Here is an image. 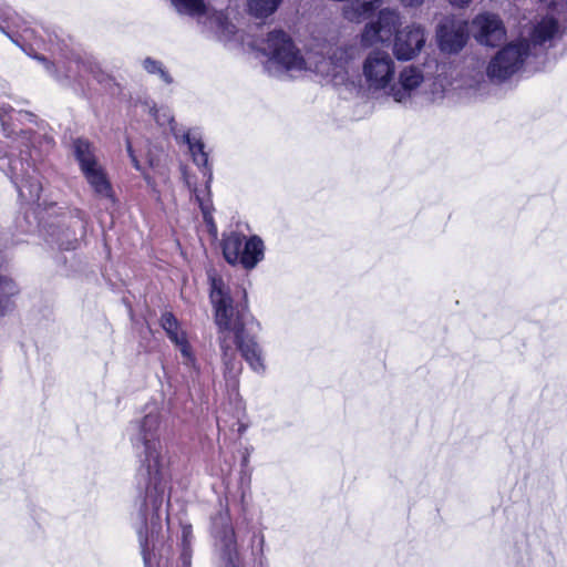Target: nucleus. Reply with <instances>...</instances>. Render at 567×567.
Masks as SVG:
<instances>
[{"mask_svg":"<svg viewBox=\"0 0 567 567\" xmlns=\"http://www.w3.org/2000/svg\"><path fill=\"white\" fill-rule=\"evenodd\" d=\"M192 536V528L190 526H183V553H182V559L184 565L189 564V554L187 551V548L189 546V538Z\"/></svg>","mask_w":567,"mask_h":567,"instance_id":"72a5a7b5","label":"nucleus"},{"mask_svg":"<svg viewBox=\"0 0 567 567\" xmlns=\"http://www.w3.org/2000/svg\"><path fill=\"white\" fill-rule=\"evenodd\" d=\"M13 183L18 189L19 196L25 200L34 202L40 198L42 186L38 175H31L27 173L24 176L19 178L16 174Z\"/></svg>","mask_w":567,"mask_h":567,"instance_id":"aec40b11","label":"nucleus"},{"mask_svg":"<svg viewBox=\"0 0 567 567\" xmlns=\"http://www.w3.org/2000/svg\"><path fill=\"white\" fill-rule=\"evenodd\" d=\"M212 533L220 544L224 558L229 565L235 566L237 559L236 535L226 515L219 514L213 519Z\"/></svg>","mask_w":567,"mask_h":567,"instance_id":"4468645a","label":"nucleus"},{"mask_svg":"<svg viewBox=\"0 0 567 567\" xmlns=\"http://www.w3.org/2000/svg\"><path fill=\"white\" fill-rule=\"evenodd\" d=\"M436 41L444 53H458L468 41L467 22L453 18L443 19L436 28Z\"/></svg>","mask_w":567,"mask_h":567,"instance_id":"6e6552de","label":"nucleus"},{"mask_svg":"<svg viewBox=\"0 0 567 567\" xmlns=\"http://www.w3.org/2000/svg\"><path fill=\"white\" fill-rule=\"evenodd\" d=\"M172 132L174 133L175 138H178V135H177V133H175V130Z\"/></svg>","mask_w":567,"mask_h":567,"instance_id":"a19ab883","label":"nucleus"},{"mask_svg":"<svg viewBox=\"0 0 567 567\" xmlns=\"http://www.w3.org/2000/svg\"><path fill=\"white\" fill-rule=\"evenodd\" d=\"M260 51L268 56L265 68L272 75L311 70L292 39L282 30L269 32Z\"/></svg>","mask_w":567,"mask_h":567,"instance_id":"7ed1b4c3","label":"nucleus"},{"mask_svg":"<svg viewBox=\"0 0 567 567\" xmlns=\"http://www.w3.org/2000/svg\"><path fill=\"white\" fill-rule=\"evenodd\" d=\"M449 2L453 7L464 8V7H467L472 2V0H449Z\"/></svg>","mask_w":567,"mask_h":567,"instance_id":"c9c22d12","label":"nucleus"},{"mask_svg":"<svg viewBox=\"0 0 567 567\" xmlns=\"http://www.w3.org/2000/svg\"><path fill=\"white\" fill-rule=\"evenodd\" d=\"M52 241H54L60 249L73 250L78 245L76 233L70 227H56L51 231Z\"/></svg>","mask_w":567,"mask_h":567,"instance_id":"393cba45","label":"nucleus"},{"mask_svg":"<svg viewBox=\"0 0 567 567\" xmlns=\"http://www.w3.org/2000/svg\"><path fill=\"white\" fill-rule=\"evenodd\" d=\"M72 150L81 173L100 165L96 148L87 138H75L72 143Z\"/></svg>","mask_w":567,"mask_h":567,"instance_id":"f3484780","label":"nucleus"},{"mask_svg":"<svg viewBox=\"0 0 567 567\" xmlns=\"http://www.w3.org/2000/svg\"><path fill=\"white\" fill-rule=\"evenodd\" d=\"M223 364H224V368H225V371H224L225 378L227 380L236 381L237 377L241 372V363L238 360L237 355H235L234 358L228 359Z\"/></svg>","mask_w":567,"mask_h":567,"instance_id":"7c9ffc66","label":"nucleus"},{"mask_svg":"<svg viewBox=\"0 0 567 567\" xmlns=\"http://www.w3.org/2000/svg\"><path fill=\"white\" fill-rule=\"evenodd\" d=\"M238 265H241L246 270L254 269L265 257V245L259 236H251L246 238Z\"/></svg>","mask_w":567,"mask_h":567,"instance_id":"a211bd4d","label":"nucleus"},{"mask_svg":"<svg viewBox=\"0 0 567 567\" xmlns=\"http://www.w3.org/2000/svg\"><path fill=\"white\" fill-rule=\"evenodd\" d=\"M172 132L174 133L175 138H178V135H177V133H175V130Z\"/></svg>","mask_w":567,"mask_h":567,"instance_id":"ea45409f","label":"nucleus"},{"mask_svg":"<svg viewBox=\"0 0 567 567\" xmlns=\"http://www.w3.org/2000/svg\"><path fill=\"white\" fill-rule=\"evenodd\" d=\"M204 193H205V190H198V189L194 190L195 199L198 203V206L204 215V219L207 221L208 216L210 215V210H212V203H210L209 198H205Z\"/></svg>","mask_w":567,"mask_h":567,"instance_id":"473e14b6","label":"nucleus"},{"mask_svg":"<svg viewBox=\"0 0 567 567\" xmlns=\"http://www.w3.org/2000/svg\"><path fill=\"white\" fill-rule=\"evenodd\" d=\"M0 30L6 33L13 43L20 47L29 55H34V49L45 47L48 40L51 47L55 45L56 35L42 27L32 28L19 17L11 8H0Z\"/></svg>","mask_w":567,"mask_h":567,"instance_id":"20e7f679","label":"nucleus"},{"mask_svg":"<svg viewBox=\"0 0 567 567\" xmlns=\"http://www.w3.org/2000/svg\"><path fill=\"white\" fill-rule=\"evenodd\" d=\"M400 25V16L396 11L383 9L379 12L378 21L365 25L361 42L369 47L377 42H384L391 38Z\"/></svg>","mask_w":567,"mask_h":567,"instance_id":"9b49d317","label":"nucleus"},{"mask_svg":"<svg viewBox=\"0 0 567 567\" xmlns=\"http://www.w3.org/2000/svg\"><path fill=\"white\" fill-rule=\"evenodd\" d=\"M357 54L358 50L354 47L337 48L329 56L316 61L313 71L336 86L355 89L359 79Z\"/></svg>","mask_w":567,"mask_h":567,"instance_id":"39448f33","label":"nucleus"},{"mask_svg":"<svg viewBox=\"0 0 567 567\" xmlns=\"http://www.w3.org/2000/svg\"><path fill=\"white\" fill-rule=\"evenodd\" d=\"M161 327L164 329L169 340L179 349L186 360L185 363H193L194 358L192 355L190 346L185 332L179 328V322L176 317L169 311L164 312L161 317Z\"/></svg>","mask_w":567,"mask_h":567,"instance_id":"2eb2a0df","label":"nucleus"},{"mask_svg":"<svg viewBox=\"0 0 567 567\" xmlns=\"http://www.w3.org/2000/svg\"><path fill=\"white\" fill-rule=\"evenodd\" d=\"M126 148H127V153H128L130 157H132V155H135L134 151H133V147H132V144H131V142L128 140L126 141Z\"/></svg>","mask_w":567,"mask_h":567,"instance_id":"4c0bfd02","label":"nucleus"},{"mask_svg":"<svg viewBox=\"0 0 567 567\" xmlns=\"http://www.w3.org/2000/svg\"><path fill=\"white\" fill-rule=\"evenodd\" d=\"M218 330H219V336H218L219 348H220V351H221V360H223V363H224L228 359L234 358L235 355H237V353H236V349L231 346L230 333H227V332L221 333L219 328H218Z\"/></svg>","mask_w":567,"mask_h":567,"instance_id":"c756f323","label":"nucleus"},{"mask_svg":"<svg viewBox=\"0 0 567 567\" xmlns=\"http://www.w3.org/2000/svg\"><path fill=\"white\" fill-rule=\"evenodd\" d=\"M161 422V412L152 409L134 423L135 433L131 437L135 449L143 447L138 477L145 483V495L138 505L135 528L145 567L150 565V544L162 528L161 509L169 482V460L159 440Z\"/></svg>","mask_w":567,"mask_h":567,"instance_id":"f257e3e1","label":"nucleus"},{"mask_svg":"<svg viewBox=\"0 0 567 567\" xmlns=\"http://www.w3.org/2000/svg\"><path fill=\"white\" fill-rule=\"evenodd\" d=\"M558 32V21L554 17L543 18L533 29L530 40L534 45H543Z\"/></svg>","mask_w":567,"mask_h":567,"instance_id":"412c9836","label":"nucleus"},{"mask_svg":"<svg viewBox=\"0 0 567 567\" xmlns=\"http://www.w3.org/2000/svg\"><path fill=\"white\" fill-rule=\"evenodd\" d=\"M425 44V30L420 24H411L395 33L393 53L398 60L409 61L416 56Z\"/></svg>","mask_w":567,"mask_h":567,"instance_id":"9d476101","label":"nucleus"},{"mask_svg":"<svg viewBox=\"0 0 567 567\" xmlns=\"http://www.w3.org/2000/svg\"><path fill=\"white\" fill-rule=\"evenodd\" d=\"M539 2L558 17L567 14V0H539Z\"/></svg>","mask_w":567,"mask_h":567,"instance_id":"2f4dec72","label":"nucleus"},{"mask_svg":"<svg viewBox=\"0 0 567 567\" xmlns=\"http://www.w3.org/2000/svg\"><path fill=\"white\" fill-rule=\"evenodd\" d=\"M17 164H18L17 162H12V166L11 167H12L13 171H17V168H18Z\"/></svg>","mask_w":567,"mask_h":567,"instance_id":"58836bf2","label":"nucleus"},{"mask_svg":"<svg viewBox=\"0 0 567 567\" xmlns=\"http://www.w3.org/2000/svg\"><path fill=\"white\" fill-rule=\"evenodd\" d=\"M362 75L370 90L386 94L396 75L393 56L384 50H371L362 62Z\"/></svg>","mask_w":567,"mask_h":567,"instance_id":"0eeeda50","label":"nucleus"},{"mask_svg":"<svg viewBox=\"0 0 567 567\" xmlns=\"http://www.w3.org/2000/svg\"><path fill=\"white\" fill-rule=\"evenodd\" d=\"M17 292L18 288L14 281L0 276V317L6 313L10 298Z\"/></svg>","mask_w":567,"mask_h":567,"instance_id":"bb28decb","label":"nucleus"},{"mask_svg":"<svg viewBox=\"0 0 567 567\" xmlns=\"http://www.w3.org/2000/svg\"><path fill=\"white\" fill-rule=\"evenodd\" d=\"M203 18H206L209 28L216 32L224 34H233L235 32V25L228 21L226 14L223 11L212 10L208 7V13Z\"/></svg>","mask_w":567,"mask_h":567,"instance_id":"b1692460","label":"nucleus"},{"mask_svg":"<svg viewBox=\"0 0 567 567\" xmlns=\"http://www.w3.org/2000/svg\"><path fill=\"white\" fill-rule=\"evenodd\" d=\"M183 142L187 144L192 154L193 162L204 171V175L208 176V182L212 179V167L208 163V154L205 151V144L200 136L195 133H185Z\"/></svg>","mask_w":567,"mask_h":567,"instance_id":"6ab92c4d","label":"nucleus"},{"mask_svg":"<svg viewBox=\"0 0 567 567\" xmlns=\"http://www.w3.org/2000/svg\"><path fill=\"white\" fill-rule=\"evenodd\" d=\"M151 114L153 115L154 120L158 125H168L171 127V131L175 130L176 122L174 120L172 112L168 109H156L155 106H153L151 107Z\"/></svg>","mask_w":567,"mask_h":567,"instance_id":"c85d7f7f","label":"nucleus"},{"mask_svg":"<svg viewBox=\"0 0 567 567\" xmlns=\"http://www.w3.org/2000/svg\"><path fill=\"white\" fill-rule=\"evenodd\" d=\"M214 310L215 322L221 333H233L237 350L256 373L262 374L266 371L264 352L254 334L249 332L255 324L247 305L240 308L233 306V299L224 290L221 278H210L209 293Z\"/></svg>","mask_w":567,"mask_h":567,"instance_id":"f03ea898","label":"nucleus"},{"mask_svg":"<svg viewBox=\"0 0 567 567\" xmlns=\"http://www.w3.org/2000/svg\"><path fill=\"white\" fill-rule=\"evenodd\" d=\"M82 175L97 197L110 200L112 204L115 203L112 185L107 178L104 167L101 164L86 169Z\"/></svg>","mask_w":567,"mask_h":567,"instance_id":"dca6fc26","label":"nucleus"},{"mask_svg":"<svg viewBox=\"0 0 567 567\" xmlns=\"http://www.w3.org/2000/svg\"><path fill=\"white\" fill-rule=\"evenodd\" d=\"M33 58L41 61L47 71L61 82L71 80L76 81L78 78L84 79L86 74H92L99 82H102L104 78V74L101 72L97 64L91 61L70 60L68 64L63 65L64 72L62 74L59 71L61 65H58L56 68L54 63L49 62L47 58L40 54H34Z\"/></svg>","mask_w":567,"mask_h":567,"instance_id":"1a4fd4ad","label":"nucleus"},{"mask_svg":"<svg viewBox=\"0 0 567 567\" xmlns=\"http://www.w3.org/2000/svg\"><path fill=\"white\" fill-rule=\"evenodd\" d=\"M179 14L202 19L208 13V6L204 0H171Z\"/></svg>","mask_w":567,"mask_h":567,"instance_id":"5701e85b","label":"nucleus"},{"mask_svg":"<svg viewBox=\"0 0 567 567\" xmlns=\"http://www.w3.org/2000/svg\"><path fill=\"white\" fill-rule=\"evenodd\" d=\"M143 68L150 74H157L163 80V82H165L166 84L173 83V78L165 70V68L161 61H157V60L148 56V58L144 59Z\"/></svg>","mask_w":567,"mask_h":567,"instance_id":"cd10ccee","label":"nucleus"},{"mask_svg":"<svg viewBox=\"0 0 567 567\" xmlns=\"http://www.w3.org/2000/svg\"><path fill=\"white\" fill-rule=\"evenodd\" d=\"M424 80L423 72L414 65L405 66L399 72L398 81L393 80L386 95L392 97L396 103L406 104L411 101L415 91Z\"/></svg>","mask_w":567,"mask_h":567,"instance_id":"f8f14e48","label":"nucleus"},{"mask_svg":"<svg viewBox=\"0 0 567 567\" xmlns=\"http://www.w3.org/2000/svg\"><path fill=\"white\" fill-rule=\"evenodd\" d=\"M284 0H248L249 13L256 18H268L274 14Z\"/></svg>","mask_w":567,"mask_h":567,"instance_id":"a878e982","label":"nucleus"},{"mask_svg":"<svg viewBox=\"0 0 567 567\" xmlns=\"http://www.w3.org/2000/svg\"><path fill=\"white\" fill-rule=\"evenodd\" d=\"M529 51L530 44L526 39L506 44L491 59L486 69L487 76L497 83L511 79L522 70Z\"/></svg>","mask_w":567,"mask_h":567,"instance_id":"423d86ee","label":"nucleus"},{"mask_svg":"<svg viewBox=\"0 0 567 567\" xmlns=\"http://www.w3.org/2000/svg\"><path fill=\"white\" fill-rule=\"evenodd\" d=\"M475 31V39L481 44L495 47L501 43L506 34L505 28L498 16L493 13H481L472 21Z\"/></svg>","mask_w":567,"mask_h":567,"instance_id":"ddd939ff","label":"nucleus"},{"mask_svg":"<svg viewBox=\"0 0 567 567\" xmlns=\"http://www.w3.org/2000/svg\"><path fill=\"white\" fill-rule=\"evenodd\" d=\"M425 0H400L401 4L405 8H417L423 4Z\"/></svg>","mask_w":567,"mask_h":567,"instance_id":"f704fd0d","label":"nucleus"},{"mask_svg":"<svg viewBox=\"0 0 567 567\" xmlns=\"http://www.w3.org/2000/svg\"><path fill=\"white\" fill-rule=\"evenodd\" d=\"M131 158V162L133 164V166L137 169V171H141V164H140V161L137 159V157L135 155H132Z\"/></svg>","mask_w":567,"mask_h":567,"instance_id":"e433bc0d","label":"nucleus"},{"mask_svg":"<svg viewBox=\"0 0 567 567\" xmlns=\"http://www.w3.org/2000/svg\"><path fill=\"white\" fill-rule=\"evenodd\" d=\"M245 240L246 236L236 231L230 233L223 239V255L228 264L238 265Z\"/></svg>","mask_w":567,"mask_h":567,"instance_id":"4be33fe9","label":"nucleus"}]
</instances>
